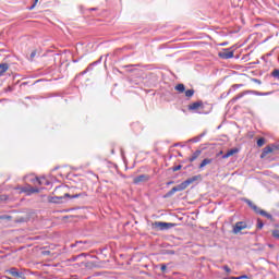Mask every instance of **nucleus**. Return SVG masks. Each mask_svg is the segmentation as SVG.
I'll use <instances>...</instances> for the list:
<instances>
[{"instance_id":"nucleus-23","label":"nucleus","mask_w":279,"mask_h":279,"mask_svg":"<svg viewBox=\"0 0 279 279\" xmlns=\"http://www.w3.org/2000/svg\"><path fill=\"white\" fill-rule=\"evenodd\" d=\"M265 225L262 222V220L260 219H258L257 220V228H258V230H263V227H264Z\"/></svg>"},{"instance_id":"nucleus-18","label":"nucleus","mask_w":279,"mask_h":279,"mask_svg":"<svg viewBox=\"0 0 279 279\" xmlns=\"http://www.w3.org/2000/svg\"><path fill=\"white\" fill-rule=\"evenodd\" d=\"M194 95H195V89L185 90V97H187L189 99H191V97H193Z\"/></svg>"},{"instance_id":"nucleus-7","label":"nucleus","mask_w":279,"mask_h":279,"mask_svg":"<svg viewBox=\"0 0 279 279\" xmlns=\"http://www.w3.org/2000/svg\"><path fill=\"white\" fill-rule=\"evenodd\" d=\"M245 228H247V223L244 221L236 222L233 227V234H239V232H241V230H245Z\"/></svg>"},{"instance_id":"nucleus-32","label":"nucleus","mask_w":279,"mask_h":279,"mask_svg":"<svg viewBox=\"0 0 279 279\" xmlns=\"http://www.w3.org/2000/svg\"><path fill=\"white\" fill-rule=\"evenodd\" d=\"M219 154L221 155V154H223V151H220Z\"/></svg>"},{"instance_id":"nucleus-14","label":"nucleus","mask_w":279,"mask_h":279,"mask_svg":"<svg viewBox=\"0 0 279 279\" xmlns=\"http://www.w3.org/2000/svg\"><path fill=\"white\" fill-rule=\"evenodd\" d=\"M211 163H213V159L206 158V159H204V160L201 162L198 169H204V167H206L207 165H211Z\"/></svg>"},{"instance_id":"nucleus-29","label":"nucleus","mask_w":279,"mask_h":279,"mask_svg":"<svg viewBox=\"0 0 279 279\" xmlns=\"http://www.w3.org/2000/svg\"><path fill=\"white\" fill-rule=\"evenodd\" d=\"M34 58H36V50H34V51L31 53V60H34Z\"/></svg>"},{"instance_id":"nucleus-25","label":"nucleus","mask_w":279,"mask_h":279,"mask_svg":"<svg viewBox=\"0 0 279 279\" xmlns=\"http://www.w3.org/2000/svg\"><path fill=\"white\" fill-rule=\"evenodd\" d=\"M232 279H247L246 275H242L240 277H232Z\"/></svg>"},{"instance_id":"nucleus-3","label":"nucleus","mask_w":279,"mask_h":279,"mask_svg":"<svg viewBox=\"0 0 279 279\" xmlns=\"http://www.w3.org/2000/svg\"><path fill=\"white\" fill-rule=\"evenodd\" d=\"M153 226L157 230H171V228H175V223L160 221H156Z\"/></svg>"},{"instance_id":"nucleus-12","label":"nucleus","mask_w":279,"mask_h":279,"mask_svg":"<svg viewBox=\"0 0 279 279\" xmlns=\"http://www.w3.org/2000/svg\"><path fill=\"white\" fill-rule=\"evenodd\" d=\"M234 154H239V148H232V149L228 150L227 154H225L222 156V158L223 159L230 158V156H234Z\"/></svg>"},{"instance_id":"nucleus-10","label":"nucleus","mask_w":279,"mask_h":279,"mask_svg":"<svg viewBox=\"0 0 279 279\" xmlns=\"http://www.w3.org/2000/svg\"><path fill=\"white\" fill-rule=\"evenodd\" d=\"M10 276H13V278H22L23 272H20L16 268H11L9 270Z\"/></svg>"},{"instance_id":"nucleus-1","label":"nucleus","mask_w":279,"mask_h":279,"mask_svg":"<svg viewBox=\"0 0 279 279\" xmlns=\"http://www.w3.org/2000/svg\"><path fill=\"white\" fill-rule=\"evenodd\" d=\"M201 178H202V175H194L192 178H189L187 180L183 181L181 184L172 187L166 194V197H171V195H174L175 193H178V191H186V189H189V186H191V184H193V182H197V180H199Z\"/></svg>"},{"instance_id":"nucleus-4","label":"nucleus","mask_w":279,"mask_h":279,"mask_svg":"<svg viewBox=\"0 0 279 279\" xmlns=\"http://www.w3.org/2000/svg\"><path fill=\"white\" fill-rule=\"evenodd\" d=\"M219 58L222 60H230V58H234V51L230 49H223L218 53Z\"/></svg>"},{"instance_id":"nucleus-15","label":"nucleus","mask_w":279,"mask_h":279,"mask_svg":"<svg viewBox=\"0 0 279 279\" xmlns=\"http://www.w3.org/2000/svg\"><path fill=\"white\" fill-rule=\"evenodd\" d=\"M10 69V65L8 63H0V75H3Z\"/></svg>"},{"instance_id":"nucleus-17","label":"nucleus","mask_w":279,"mask_h":279,"mask_svg":"<svg viewBox=\"0 0 279 279\" xmlns=\"http://www.w3.org/2000/svg\"><path fill=\"white\" fill-rule=\"evenodd\" d=\"M174 90H177L178 93H184L186 90V87L184 86V84H178L174 87Z\"/></svg>"},{"instance_id":"nucleus-16","label":"nucleus","mask_w":279,"mask_h":279,"mask_svg":"<svg viewBox=\"0 0 279 279\" xmlns=\"http://www.w3.org/2000/svg\"><path fill=\"white\" fill-rule=\"evenodd\" d=\"M199 156H202V150H196L195 153H193L192 157L190 158V162H194V160H197Z\"/></svg>"},{"instance_id":"nucleus-30","label":"nucleus","mask_w":279,"mask_h":279,"mask_svg":"<svg viewBox=\"0 0 279 279\" xmlns=\"http://www.w3.org/2000/svg\"><path fill=\"white\" fill-rule=\"evenodd\" d=\"M5 199H8V196L5 195L0 196V202H5Z\"/></svg>"},{"instance_id":"nucleus-31","label":"nucleus","mask_w":279,"mask_h":279,"mask_svg":"<svg viewBox=\"0 0 279 279\" xmlns=\"http://www.w3.org/2000/svg\"><path fill=\"white\" fill-rule=\"evenodd\" d=\"M241 85H233L232 88H239Z\"/></svg>"},{"instance_id":"nucleus-8","label":"nucleus","mask_w":279,"mask_h":279,"mask_svg":"<svg viewBox=\"0 0 279 279\" xmlns=\"http://www.w3.org/2000/svg\"><path fill=\"white\" fill-rule=\"evenodd\" d=\"M187 108L189 110H199V108H204V102L202 100H198L189 105Z\"/></svg>"},{"instance_id":"nucleus-20","label":"nucleus","mask_w":279,"mask_h":279,"mask_svg":"<svg viewBox=\"0 0 279 279\" xmlns=\"http://www.w3.org/2000/svg\"><path fill=\"white\" fill-rule=\"evenodd\" d=\"M263 145H265V138L260 137L259 140H257V147H263Z\"/></svg>"},{"instance_id":"nucleus-21","label":"nucleus","mask_w":279,"mask_h":279,"mask_svg":"<svg viewBox=\"0 0 279 279\" xmlns=\"http://www.w3.org/2000/svg\"><path fill=\"white\" fill-rule=\"evenodd\" d=\"M271 75H272V77H276L277 80H279V70H278V69H275V70L271 72Z\"/></svg>"},{"instance_id":"nucleus-2","label":"nucleus","mask_w":279,"mask_h":279,"mask_svg":"<svg viewBox=\"0 0 279 279\" xmlns=\"http://www.w3.org/2000/svg\"><path fill=\"white\" fill-rule=\"evenodd\" d=\"M247 204L257 215H262V217L271 219V214H268L267 211L260 209L258 206H256L254 203H252V201H248Z\"/></svg>"},{"instance_id":"nucleus-11","label":"nucleus","mask_w":279,"mask_h":279,"mask_svg":"<svg viewBox=\"0 0 279 279\" xmlns=\"http://www.w3.org/2000/svg\"><path fill=\"white\" fill-rule=\"evenodd\" d=\"M250 93H252L251 90H245V92H242L240 94H238L235 97H233L231 99L232 102L234 101H239V99H241L242 97H245V95H250Z\"/></svg>"},{"instance_id":"nucleus-27","label":"nucleus","mask_w":279,"mask_h":279,"mask_svg":"<svg viewBox=\"0 0 279 279\" xmlns=\"http://www.w3.org/2000/svg\"><path fill=\"white\" fill-rule=\"evenodd\" d=\"M223 269H225V271H227V274H230V271H232V270L230 269V267H228V265L223 266Z\"/></svg>"},{"instance_id":"nucleus-5","label":"nucleus","mask_w":279,"mask_h":279,"mask_svg":"<svg viewBox=\"0 0 279 279\" xmlns=\"http://www.w3.org/2000/svg\"><path fill=\"white\" fill-rule=\"evenodd\" d=\"M151 177L149 174H140L133 179V184H141L143 182H149Z\"/></svg>"},{"instance_id":"nucleus-28","label":"nucleus","mask_w":279,"mask_h":279,"mask_svg":"<svg viewBox=\"0 0 279 279\" xmlns=\"http://www.w3.org/2000/svg\"><path fill=\"white\" fill-rule=\"evenodd\" d=\"M161 271H162V272H166V271H167V265H166V264H162V265H161Z\"/></svg>"},{"instance_id":"nucleus-33","label":"nucleus","mask_w":279,"mask_h":279,"mask_svg":"<svg viewBox=\"0 0 279 279\" xmlns=\"http://www.w3.org/2000/svg\"><path fill=\"white\" fill-rule=\"evenodd\" d=\"M225 279H229V278H225ZM230 279H232V277Z\"/></svg>"},{"instance_id":"nucleus-9","label":"nucleus","mask_w":279,"mask_h":279,"mask_svg":"<svg viewBox=\"0 0 279 279\" xmlns=\"http://www.w3.org/2000/svg\"><path fill=\"white\" fill-rule=\"evenodd\" d=\"M22 193H27L28 195H32V193H39L38 187H33V186H24L21 189Z\"/></svg>"},{"instance_id":"nucleus-19","label":"nucleus","mask_w":279,"mask_h":279,"mask_svg":"<svg viewBox=\"0 0 279 279\" xmlns=\"http://www.w3.org/2000/svg\"><path fill=\"white\" fill-rule=\"evenodd\" d=\"M58 199H63V197H62V196L50 197V198H49V202H50L51 204H58Z\"/></svg>"},{"instance_id":"nucleus-24","label":"nucleus","mask_w":279,"mask_h":279,"mask_svg":"<svg viewBox=\"0 0 279 279\" xmlns=\"http://www.w3.org/2000/svg\"><path fill=\"white\" fill-rule=\"evenodd\" d=\"M182 169V165L172 167V171H180Z\"/></svg>"},{"instance_id":"nucleus-13","label":"nucleus","mask_w":279,"mask_h":279,"mask_svg":"<svg viewBox=\"0 0 279 279\" xmlns=\"http://www.w3.org/2000/svg\"><path fill=\"white\" fill-rule=\"evenodd\" d=\"M33 184H38L39 186H43L47 180L45 178H34L32 179Z\"/></svg>"},{"instance_id":"nucleus-26","label":"nucleus","mask_w":279,"mask_h":279,"mask_svg":"<svg viewBox=\"0 0 279 279\" xmlns=\"http://www.w3.org/2000/svg\"><path fill=\"white\" fill-rule=\"evenodd\" d=\"M36 3H38V0H35L33 5L28 8V10H34V8H36Z\"/></svg>"},{"instance_id":"nucleus-6","label":"nucleus","mask_w":279,"mask_h":279,"mask_svg":"<svg viewBox=\"0 0 279 279\" xmlns=\"http://www.w3.org/2000/svg\"><path fill=\"white\" fill-rule=\"evenodd\" d=\"M278 149V145H271V146H266L264 149H263V153L260 155V158H266V156L268 154H274V151H276Z\"/></svg>"},{"instance_id":"nucleus-22","label":"nucleus","mask_w":279,"mask_h":279,"mask_svg":"<svg viewBox=\"0 0 279 279\" xmlns=\"http://www.w3.org/2000/svg\"><path fill=\"white\" fill-rule=\"evenodd\" d=\"M64 197H71V198L73 199V198H75V197H82V194H76V195L71 196V194L65 193V194H64Z\"/></svg>"}]
</instances>
